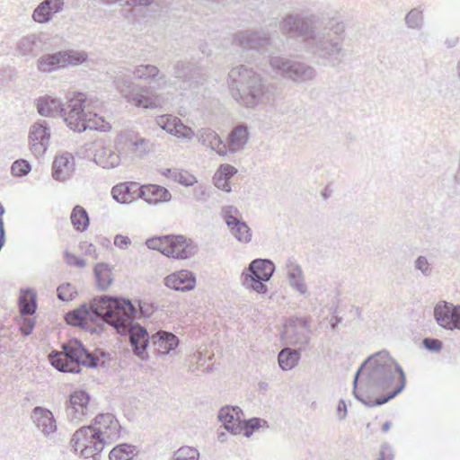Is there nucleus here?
<instances>
[{"label": "nucleus", "mask_w": 460, "mask_h": 460, "mask_svg": "<svg viewBox=\"0 0 460 460\" xmlns=\"http://www.w3.org/2000/svg\"><path fill=\"white\" fill-rule=\"evenodd\" d=\"M406 376L402 367L385 351L368 357L353 378L352 394L367 407L388 402L402 392Z\"/></svg>", "instance_id": "obj_1"}, {"label": "nucleus", "mask_w": 460, "mask_h": 460, "mask_svg": "<svg viewBox=\"0 0 460 460\" xmlns=\"http://www.w3.org/2000/svg\"><path fill=\"white\" fill-rule=\"evenodd\" d=\"M136 307L131 300L119 296L102 295L93 297L89 303H83L79 307L67 312L65 320L68 325L80 327L91 333H100L103 323L111 322L116 329L123 327L124 323L111 317H123L132 321L133 317L149 318L158 305L154 303L137 300Z\"/></svg>", "instance_id": "obj_2"}, {"label": "nucleus", "mask_w": 460, "mask_h": 460, "mask_svg": "<svg viewBox=\"0 0 460 460\" xmlns=\"http://www.w3.org/2000/svg\"><path fill=\"white\" fill-rule=\"evenodd\" d=\"M345 25L335 18H326L309 41L306 49L318 64L337 68L344 64L348 51L344 48Z\"/></svg>", "instance_id": "obj_3"}, {"label": "nucleus", "mask_w": 460, "mask_h": 460, "mask_svg": "<svg viewBox=\"0 0 460 460\" xmlns=\"http://www.w3.org/2000/svg\"><path fill=\"white\" fill-rule=\"evenodd\" d=\"M228 76L232 96L237 102L247 108H253L263 102L269 85L261 74L241 65L232 68Z\"/></svg>", "instance_id": "obj_4"}, {"label": "nucleus", "mask_w": 460, "mask_h": 460, "mask_svg": "<svg viewBox=\"0 0 460 460\" xmlns=\"http://www.w3.org/2000/svg\"><path fill=\"white\" fill-rule=\"evenodd\" d=\"M61 349L62 352L52 350L48 356L51 366L59 372L79 374L82 366L88 368H96L98 366L97 358L76 338L63 342Z\"/></svg>", "instance_id": "obj_5"}, {"label": "nucleus", "mask_w": 460, "mask_h": 460, "mask_svg": "<svg viewBox=\"0 0 460 460\" xmlns=\"http://www.w3.org/2000/svg\"><path fill=\"white\" fill-rule=\"evenodd\" d=\"M324 19L318 14L289 13L280 21L279 30L288 39L301 40L307 48Z\"/></svg>", "instance_id": "obj_6"}, {"label": "nucleus", "mask_w": 460, "mask_h": 460, "mask_svg": "<svg viewBox=\"0 0 460 460\" xmlns=\"http://www.w3.org/2000/svg\"><path fill=\"white\" fill-rule=\"evenodd\" d=\"M146 245L176 260L190 259L198 252L195 242L181 234L155 235L146 240Z\"/></svg>", "instance_id": "obj_7"}, {"label": "nucleus", "mask_w": 460, "mask_h": 460, "mask_svg": "<svg viewBox=\"0 0 460 460\" xmlns=\"http://www.w3.org/2000/svg\"><path fill=\"white\" fill-rule=\"evenodd\" d=\"M275 272V264L270 259H254L241 274L242 285L260 295L268 293L266 283L270 280Z\"/></svg>", "instance_id": "obj_8"}, {"label": "nucleus", "mask_w": 460, "mask_h": 460, "mask_svg": "<svg viewBox=\"0 0 460 460\" xmlns=\"http://www.w3.org/2000/svg\"><path fill=\"white\" fill-rule=\"evenodd\" d=\"M269 63L276 74L296 84H305L315 79L317 72L312 66L281 56H272Z\"/></svg>", "instance_id": "obj_9"}, {"label": "nucleus", "mask_w": 460, "mask_h": 460, "mask_svg": "<svg viewBox=\"0 0 460 460\" xmlns=\"http://www.w3.org/2000/svg\"><path fill=\"white\" fill-rule=\"evenodd\" d=\"M269 63L276 74L296 84H305L315 79L317 72L312 66L281 56H272Z\"/></svg>", "instance_id": "obj_10"}, {"label": "nucleus", "mask_w": 460, "mask_h": 460, "mask_svg": "<svg viewBox=\"0 0 460 460\" xmlns=\"http://www.w3.org/2000/svg\"><path fill=\"white\" fill-rule=\"evenodd\" d=\"M311 316H290L285 320L281 340L288 346H298L303 350L310 343Z\"/></svg>", "instance_id": "obj_11"}, {"label": "nucleus", "mask_w": 460, "mask_h": 460, "mask_svg": "<svg viewBox=\"0 0 460 460\" xmlns=\"http://www.w3.org/2000/svg\"><path fill=\"white\" fill-rule=\"evenodd\" d=\"M88 58L84 51L74 49L59 50L54 53H47L37 60V68L42 73L52 72L68 67L79 66Z\"/></svg>", "instance_id": "obj_12"}, {"label": "nucleus", "mask_w": 460, "mask_h": 460, "mask_svg": "<svg viewBox=\"0 0 460 460\" xmlns=\"http://www.w3.org/2000/svg\"><path fill=\"white\" fill-rule=\"evenodd\" d=\"M91 395L81 388L73 391L65 402L66 419L75 423L83 421L91 413Z\"/></svg>", "instance_id": "obj_13"}, {"label": "nucleus", "mask_w": 460, "mask_h": 460, "mask_svg": "<svg viewBox=\"0 0 460 460\" xmlns=\"http://www.w3.org/2000/svg\"><path fill=\"white\" fill-rule=\"evenodd\" d=\"M434 318L443 329L460 331V305H453L446 301L437 304L434 307Z\"/></svg>", "instance_id": "obj_14"}, {"label": "nucleus", "mask_w": 460, "mask_h": 460, "mask_svg": "<svg viewBox=\"0 0 460 460\" xmlns=\"http://www.w3.org/2000/svg\"><path fill=\"white\" fill-rule=\"evenodd\" d=\"M152 336L147 330L137 323H130L129 343L133 353L141 360H148L147 347L151 344Z\"/></svg>", "instance_id": "obj_15"}, {"label": "nucleus", "mask_w": 460, "mask_h": 460, "mask_svg": "<svg viewBox=\"0 0 460 460\" xmlns=\"http://www.w3.org/2000/svg\"><path fill=\"white\" fill-rule=\"evenodd\" d=\"M86 96L83 93L75 92L67 95V102L65 106L64 120L70 128L86 113Z\"/></svg>", "instance_id": "obj_16"}, {"label": "nucleus", "mask_w": 460, "mask_h": 460, "mask_svg": "<svg viewBox=\"0 0 460 460\" xmlns=\"http://www.w3.org/2000/svg\"><path fill=\"white\" fill-rule=\"evenodd\" d=\"M87 427L90 428V430L87 429V435L84 436L81 456L84 458L92 457L93 460H97V456L105 447V437L92 425Z\"/></svg>", "instance_id": "obj_17"}, {"label": "nucleus", "mask_w": 460, "mask_h": 460, "mask_svg": "<svg viewBox=\"0 0 460 460\" xmlns=\"http://www.w3.org/2000/svg\"><path fill=\"white\" fill-rule=\"evenodd\" d=\"M50 138V128L46 121L34 123L29 132L31 150L35 155L46 152Z\"/></svg>", "instance_id": "obj_18"}, {"label": "nucleus", "mask_w": 460, "mask_h": 460, "mask_svg": "<svg viewBox=\"0 0 460 460\" xmlns=\"http://www.w3.org/2000/svg\"><path fill=\"white\" fill-rule=\"evenodd\" d=\"M31 419L42 434L49 438L57 429V421L53 412L45 407L36 406L32 409Z\"/></svg>", "instance_id": "obj_19"}, {"label": "nucleus", "mask_w": 460, "mask_h": 460, "mask_svg": "<svg viewBox=\"0 0 460 460\" xmlns=\"http://www.w3.org/2000/svg\"><path fill=\"white\" fill-rule=\"evenodd\" d=\"M270 40L268 35L252 31H240L234 37V43L246 50L259 51L270 44Z\"/></svg>", "instance_id": "obj_20"}, {"label": "nucleus", "mask_w": 460, "mask_h": 460, "mask_svg": "<svg viewBox=\"0 0 460 460\" xmlns=\"http://www.w3.org/2000/svg\"><path fill=\"white\" fill-rule=\"evenodd\" d=\"M243 412L238 406H224L220 409L217 418L223 427L231 434H241V421Z\"/></svg>", "instance_id": "obj_21"}, {"label": "nucleus", "mask_w": 460, "mask_h": 460, "mask_svg": "<svg viewBox=\"0 0 460 460\" xmlns=\"http://www.w3.org/2000/svg\"><path fill=\"white\" fill-rule=\"evenodd\" d=\"M75 158L72 154L66 152L56 156L52 164V177L58 181L69 180L75 172Z\"/></svg>", "instance_id": "obj_22"}, {"label": "nucleus", "mask_w": 460, "mask_h": 460, "mask_svg": "<svg viewBox=\"0 0 460 460\" xmlns=\"http://www.w3.org/2000/svg\"><path fill=\"white\" fill-rule=\"evenodd\" d=\"M164 285L175 291H190L195 288L196 277L193 272L181 270L165 277Z\"/></svg>", "instance_id": "obj_23"}, {"label": "nucleus", "mask_w": 460, "mask_h": 460, "mask_svg": "<svg viewBox=\"0 0 460 460\" xmlns=\"http://www.w3.org/2000/svg\"><path fill=\"white\" fill-rule=\"evenodd\" d=\"M137 197L150 205L169 202L172 199L170 191L157 184H145L137 187Z\"/></svg>", "instance_id": "obj_24"}, {"label": "nucleus", "mask_w": 460, "mask_h": 460, "mask_svg": "<svg viewBox=\"0 0 460 460\" xmlns=\"http://www.w3.org/2000/svg\"><path fill=\"white\" fill-rule=\"evenodd\" d=\"M179 344V338L174 333L167 331H158L151 338V345L154 347L156 355L159 356L168 355Z\"/></svg>", "instance_id": "obj_25"}, {"label": "nucleus", "mask_w": 460, "mask_h": 460, "mask_svg": "<svg viewBox=\"0 0 460 460\" xmlns=\"http://www.w3.org/2000/svg\"><path fill=\"white\" fill-rule=\"evenodd\" d=\"M103 433V437L108 438H118L119 435L120 425L112 413H99L93 419V424H91Z\"/></svg>", "instance_id": "obj_26"}, {"label": "nucleus", "mask_w": 460, "mask_h": 460, "mask_svg": "<svg viewBox=\"0 0 460 460\" xmlns=\"http://www.w3.org/2000/svg\"><path fill=\"white\" fill-rule=\"evenodd\" d=\"M63 5V0H44L33 11L32 19L39 23H47L55 13L62 11Z\"/></svg>", "instance_id": "obj_27"}, {"label": "nucleus", "mask_w": 460, "mask_h": 460, "mask_svg": "<svg viewBox=\"0 0 460 460\" xmlns=\"http://www.w3.org/2000/svg\"><path fill=\"white\" fill-rule=\"evenodd\" d=\"M75 132H84L86 129L108 131L111 125L104 120L102 117L98 116L96 113H85L84 118H81L75 125L70 128Z\"/></svg>", "instance_id": "obj_28"}, {"label": "nucleus", "mask_w": 460, "mask_h": 460, "mask_svg": "<svg viewBox=\"0 0 460 460\" xmlns=\"http://www.w3.org/2000/svg\"><path fill=\"white\" fill-rule=\"evenodd\" d=\"M250 135L248 126L246 124H239L235 126L228 135L226 144V151L236 153L244 148L249 140Z\"/></svg>", "instance_id": "obj_29"}, {"label": "nucleus", "mask_w": 460, "mask_h": 460, "mask_svg": "<svg viewBox=\"0 0 460 460\" xmlns=\"http://www.w3.org/2000/svg\"><path fill=\"white\" fill-rule=\"evenodd\" d=\"M38 112L44 117L60 116L64 119L65 106L62 102L52 96L40 97L37 102Z\"/></svg>", "instance_id": "obj_30"}, {"label": "nucleus", "mask_w": 460, "mask_h": 460, "mask_svg": "<svg viewBox=\"0 0 460 460\" xmlns=\"http://www.w3.org/2000/svg\"><path fill=\"white\" fill-rule=\"evenodd\" d=\"M148 93V88L136 85L125 99L128 102L132 103L137 107L153 109L156 104L155 100H153Z\"/></svg>", "instance_id": "obj_31"}, {"label": "nucleus", "mask_w": 460, "mask_h": 460, "mask_svg": "<svg viewBox=\"0 0 460 460\" xmlns=\"http://www.w3.org/2000/svg\"><path fill=\"white\" fill-rule=\"evenodd\" d=\"M43 40L37 34H29L17 43L16 50L22 56H37L42 49Z\"/></svg>", "instance_id": "obj_32"}, {"label": "nucleus", "mask_w": 460, "mask_h": 460, "mask_svg": "<svg viewBox=\"0 0 460 460\" xmlns=\"http://www.w3.org/2000/svg\"><path fill=\"white\" fill-rule=\"evenodd\" d=\"M199 141L202 145L216 151L219 155L223 156L226 155V144L214 130L203 128L200 132Z\"/></svg>", "instance_id": "obj_33"}, {"label": "nucleus", "mask_w": 460, "mask_h": 460, "mask_svg": "<svg viewBox=\"0 0 460 460\" xmlns=\"http://www.w3.org/2000/svg\"><path fill=\"white\" fill-rule=\"evenodd\" d=\"M93 161L104 169H111L119 164L120 157L111 147L102 146L95 151Z\"/></svg>", "instance_id": "obj_34"}, {"label": "nucleus", "mask_w": 460, "mask_h": 460, "mask_svg": "<svg viewBox=\"0 0 460 460\" xmlns=\"http://www.w3.org/2000/svg\"><path fill=\"white\" fill-rule=\"evenodd\" d=\"M302 348H284L278 355V362L279 367L283 371H288L293 369L299 362L301 358Z\"/></svg>", "instance_id": "obj_35"}, {"label": "nucleus", "mask_w": 460, "mask_h": 460, "mask_svg": "<svg viewBox=\"0 0 460 460\" xmlns=\"http://www.w3.org/2000/svg\"><path fill=\"white\" fill-rule=\"evenodd\" d=\"M172 75L184 82H198L199 73L194 64L178 61L173 66Z\"/></svg>", "instance_id": "obj_36"}, {"label": "nucleus", "mask_w": 460, "mask_h": 460, "mask_svg": "<svg viewBox=\"0 0 460 460\" xmlns=\"http://www.w3.org/2000/svg\"><path fill=\"white\" fill-rule=\"evenodd\" d=\"M93 274L97 288L101 291L107 290L113 281L111 267L108 263L99 262L93 268Z\"/></svg>", "instance_id": "obj_37"}, {"label": "nucleus", "mask_w": 460, "mask_h": 460, "mask_svg": "<svg viewBox=\"0 0 460 460\" xmlns=\"http://www.w3.org/2000/svg\"><path fill=\"white\" fill-rule=\"evenodd\" d=\"M70 220L73 227L77 232H84L90 225V217L87 210L80 206L75 205L70 214Z\"/></svg>", "instance_id": "obj_38"}, {"label": "nucleus", "mask_w": 460, "mask_h": 460, "mask_svg": "<svg viewBox=\"0 0 460 460\" xmlns=\"http://www.w3.org/2000/svg\"><path fill=\"white\" fill-rule=\"evenodd\" d=\"M157 123L167 133L176 137L182 136L184 126L178 118L172 115H163L158 118Z\"/></svg>", "instance_id": "obj_39"}, {"label": "nucleus", "mask_w": 460, "mask_h": 460, "mask_svg": "<svg viewBox=\"0 0 460 460\" xmlns=\"http://www.w3.org/2000/svg\"><path fill=\"white\" fill-rule=\"evenodd\" d=\"M137 187L136 183L128 185V182H122L115 185L111 190L113 199L119 204H129L133 200L132 188Z\"/></svg>", "instance_id": "obj_40"}, {"label": "nucleus", "mask_w": 460, "mask_h": 460, "mask_svg": "<svg viewBox=\"0 0 460 460\" xmlns=\"http://www.w3.org/2000/svg\"><path fill=\"white\" fill-rule=\"evenodd\" d=\"M137 447L131 444L121 443L115 446L109 453L110 460H131L137 456Z\"/></svg>", "instance_id": "obj_41"}, {"label": "nucleus", "mask_w": 460, "mask_h": 460, "mask_svg": "<svg viewBox=\"0 0 460 460\" xmlns=\"http://www.w3.org/2000/svg\"><path fill=\"white\" fill-rule=\"evenodd\" d=\"M230 233L234 238L243 243H248L252 240V230L243 219L234 222L228 226Z\"/></svg>", "instance_id": "obj_42"}, {"label": "nucleus", "mask_w": 460, "mask_h": 460, "mask_svg": "<svg viewBox=\"0 0 460 460\" xmlns=\"http://www.w3.org/2000/svg\"><path fill=\"white\" fill-rule=\"evenodd\" d=\"M262 427L269 428L268 422L261 418L253 417L249 420H242L240 429L245 438H250L254 430Z\"/></svg>", "instance_id": "obj_43"}, {"label": "nucleus", "mask_w": 460, "mask_h": 460, "mask_svg": "<svg viewBox=\"0 0 460 460\" xmlns=\"http://www.w3.org/2000/svg\"><path fill=\"white\" fill-rule=\"evenodd\" d=\"M409 29L421 30L424 25L423 10L420 7L412 8L404 18Z\"/></svg>", "instance_id": "obj_44"}, {"label": "nucleus", "mask_w": 460, "mask_h": 460, "mask_svg": "<svg viewBox=\"0 0 460 460\" xmlns=\"http://www.w3.org/2000/svg\"><path fill=\"white\" fill-rule=\"evenodd\" d=\"M19 311L22 316L31 317L37 310L36 296L31 295V297H20L19 298Z\"/></svg>", "instance_id": "obj_45"}, {"label": "nucleus", "mask_w": 460, "mask_h": 460, "mask_svg": "<svg viewBox=\"0 0 460 460\" xmlns=\"http://www.w3.org/2000/svg\"><path fill=\"white\" fill-rule=\"evenodd\" d=\"M160 71L154 65H140L134 68L133 75L139 79H155L158 76Z\"/></svg>", "instance_id": "obj_46"}, {"label": "nucleus", "mask_w": 460, "mask_h": 460, "mask_svg": "<svg viewBox=\"0 0 460 460\" xmlns=\"http://www.w3.org/2000/svg\"><path fill=\"white\" fill-rule=\"evenodd\" d=\"M114 84L120 94L125 98L137 85L132 82L130 76L119 75L114 79Z\"/></svg>", "instance_id": "obj_47"}, {"label": "nucleus", "mask_w": 460, "mask_h": 460, "mask_svg": "<svg viewBox=\"0 0 460 460\" xmlns=\"http://www.w3.org/2000/svg\"><path fill=\"white\" fill-rule=\"evenodd\" d=\"M58 298L61 301L68 302L75 298L77 291L70 283H63L57 288Z\"/></svg>", "instance_id": "obj_48"}, {"label": "nucleus", "mask_w": 460, "mask_h": 460, "mask_svg": "<svg viewBox=\"0 0 460 460\" xmlns=\"http://www.w3.org/2000/svg\"><path fill=\"white\" fill-rule=\"evenodd\" d=\"M222 217L227 227L234 222L243 219L239 210L234 206H225L222 208Z\"/></svg>", "instance_id": "obj_49"}, {"label": "nucleus", "mask_w": 460, "mask_h": 460, "mask_svg": "<svg viewBox=\"0 0 460 460\" xmlns=\"http://www.w3.org/2000/svg\"><path fill=\"white\" fill-rule=\"evenodd\" d=\"M31 170V164L25 159L15 160L11 166V172L13 176H25Z\"/></svg>", "instance_id": "obj_50"}, {"label": "nucleus", "mask_w": 460, "mask_h": 460, "mask_svg": "<svg viewBox=\"0 0 460 460\" xmlns=\"http://www.w3.org/2000/svg\"><path fill=\"white\" fill-rule=\"evenodd\" d=\"M199 453V451L190 447H182L174 453V459L179 460H198Z\"/></svg>", "instance_id": "obj_51"}, {"label": "nucleus", "mask_w": 460, "mask_h": 460, "mask_svg": "<svg viewBox=\"0 0 460 460\" xmlns=\"http://www.w3.org/2000/svg\"><path fill=\"white\" fill-rule=\"evenodd\" d=\"M87 429L90 430V428L82 427L74 433V435L70 440V444L75 451H78V450L81 451L82 447H83V438H84V436L87 435Z\"/></svg>", "instance_id": "obj_52"}, {"label": "nucleus", "mask_w": 460, "mask_h": 460, "mask_svg": "<svg viewBox=\"0 0 460 460\" xmlns=\"http://www.w3.org/2000/svg\"><path fill=\"white\" fill-rule=\"evenodd\" d=\"M22 319L19 323V331L23 336H29L31 334L34 327H35V318L22 316Z\"/></svg>", "instance_id": "obj_53"}, {"label": "nucleus", "mask_w": 460, "mask_h": 460, "mask_svg": "<svg viewBox=\"0 0 460 460\" xmlns=\"http://www.w3.org/2000/svg\"><path fill=\"white\" fill-rule=\"evenodd\" d=\"M422 346L430 352H439L443 349V342L436 338L426 337L422 340Z\"/></svg>", "instance_id": "obj_54"}, {"label": "nucleus", "mask_w": 460, "mask_h": 460, "mask_svg": "<svg viewBox=\"0 0 460 460\" xmlns=\"http://www.w3.org/2000/svg\"><path fill=\"white\" fill-rule=\"evenodd\" d=\"M415 269L420 270L424 276L429 277L432 273V268L425 256H419L414 262Z\"/></svg>", "instance_id": "obj_55"}, {"label": "nucleus", "mask_w": 460, "mask_h": 460, "mask_svg": "<svg viewBox=\"0 0 460 460\" xmlns=\"http://www.w3.org/2000/svg\"><path fill=\"white\" fill-rule=\"evenodd\" d=\"M176 182L185 187H190L197 182V179L189 172L181 170L180 172L178 173V179Z\"/></svg>", "instance_id": "obj_56"}, {"label": "nucleus", "mask_w": 460, "mask_h": 460, "mask_svg": "<svg viewBox=\"0 0 460 460\" xmlns=\"http://www.w3.org/2000/svg\"><path fill=\"white\" fill-rule=\"evenodd\" d=\"M237 172V170L235 167H234L233 165L229 164H221L216 174L218 175V176H222V178H225V179H227L230 181V179L234 176Z\"/></svg>", "instance_id": "obj_57"}, {"label": "nucleus", "mask_w": 460, "mask_h": 460, "mask_svg": "<svg viewBox=\"0 0 460 460\" xmlns=\"http://www.w3.org/2000/svg\"><path fill=\"white\" fill-rule=\"evenodd\" d=\"M65 261L67 265L75 266L77 268H84L86 265V262L84 259L66 251L64 252Z\"/></svg>", "instance_id": "obj_58"}, {"label": "nucleus", "mask_w": 460, "mask_h": 460, "mask_svg": "<svg viewBox=\"0 0 460 460\" xmlns=\"http://www.w3.org/2000/svg\"><path fill=\"white\" fill-rule=\"evenodd\" d=\"M394 457V452L392 446L388 442H385L381 445L379 457L377 460H393Z\"/></svg>", "instance_id": "obj_59"}, {"label": "nucleus", "mask_w": 460, "mask_h": 460, "mask_svg": "<svg viewBox=\"0 0 460 460\" xmlns=\"http://www.w3.org/2000/svg\"><path fill=\"white\" fill-rule=\"evenodd\" d=\"M289 285L292 288H294L302 295H305L307 292V287L306 284L305 283L304 278L289 280Z\"/></svg>", "instance_id": "obj_60"}, {"label": "nucleus", "mask_w": 460, "mask_h": 460, "mask_svg": "<svg viewBox=\"0 0 460 460\" xmlns=\"http://www.w3.org/2000/svg\"><path fill=\"white\" fill-rule=\"evenodd\" d=\"M214 183L217 189H220V190H224L225 192H230L232 190L231 185H230V181L227 179L222 178V176H218V175L215 174Z\"/></svg>", "instance_id": "obj_61"}, {"label": "nucleus", "mask_w": 460, "mask_h": 460, "mask_svg": "<svg viewBox=\"0 0 460 460\" xmlns=\"http://www.w3.org/2000/svg\"><path fill=\"white\" fill-rule=\"evenodd\" d=\"M330 311L332 313L330 326L332 331L336 332L338 330L339 324H341L342 322V318L337 314V307H331Z\"/></svg>", "instance_id": "obj_62"}, {"label": "nucleus", "mask_w": 460, "mask_h": 460, "mask_svg": "<svg viewBox=\"0 0 460 460\" xmlns=\"http://www.w3.org/2000/svg\"><path fill=\"white\" fill-rule=\"evenodd\" d=\"M288 280L295 279L304 278L303 270L300 265L294 264L290 267L288 272Z\"/></svg>", "instance_id": "obj_63"}, {"label": "nucleus", "mask_w": 460, "mask_h": 460, "mask_svg": "<svg viewBox=\"0 0 460 460\" xmlns=\"http://www.w3.org/2000/svg\"><path fill=\"white\" fill-rule=\"evenodd\" d=\"M131 241L128 236L122 234H116L114 237V244L119 249H127L128 245L130 244Z\"/></svg>", "instance_id": "obj_64"}]
</instances>
